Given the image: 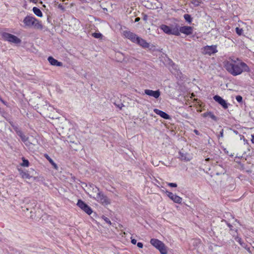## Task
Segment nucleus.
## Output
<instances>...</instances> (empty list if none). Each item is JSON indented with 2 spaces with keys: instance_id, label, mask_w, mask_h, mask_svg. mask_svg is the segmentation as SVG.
Here are the masks:
<instances>
[{
  "instance_id": "nucleus-32",
  "label": "nucleus",
  "mask_w": 254,
  "mask_h": 254,
  "mask_svg": "<svg viewBox=\"0 0 254 254\" xmlns=\"http://www.w3.org/2000/svg\"><path fill=\"white\" fill-rule=\"evenodd\" d=\"M168 185L172 188H176L177 187V184L176 183H169Z\"/></svg>"
},
{
  "instance_id": "nucleus-25",
  "label": "nucleus",
  "mask_w": 254,
  "mask_h": 254,
  "mask_svg": "<svg viewBox=\"0 0 254 254\" xmlns=\"http://www.w3.org/2000/svg\"><path fill=\"white\" fill-rule=\"evenodd\" d=\"M22 163L21 164V165L24 167H28L29 165V161L27 159H26L24 157H22Z\"/></svg>"
},
{
  "instance_id": "nucleus-13",
  "label": "nucleus",
  "mask_w": 254,
  "mask_h": 254,
  "mask_svg": "<svg viewBox=\"0 0 254 254\" xmlns=\"http://www.w3.org/2000/svg\"><path fill=\"white\" fill-rule=\"evenodd\" d=\"M144 93L147 95L153 97L156 99H158L161 94V92L159 90L154 91L150 89H145L144 90Z\"/></svg>"
},
{
  "instance_id": "nucleus-23",
  "label": "nucleus",
  "mask_w": 254,
  "mask_h": 254,
  "mask_svg": "<svg viewBox=\"0 0 254 254\" xmlns=\"http://www.w3.org/2000/svg\"><path fill=\"white\" fill-rule=\"evenodd\" d=\"M17 135L20 137L23 142H25L28 140V137L25 135L22 131H19V133Z\"/></svg>"
},
{
  "instance_id": "nucleus-47",
  "label": "nucleus",
  "mask_w": 254,
  "mask_h": 254,
  "mask_svg": "<svg viewBox=\"0 0 254 254\" xmlns=\"http://www.w3.org/2000/svg\"><path fill=\"white\" fill-rule=\"evenodd\" d=\"M26 210L27 211H28V210H29V208H26Z\"/></svg>"
},
{
  "instance_id": "nucleus-7",
  "label": "nucleus",
  "mask_w": 254,
  "mask_h": 254,
  "mask_svg": "<svg viewBox=\"0 0 254 254\" xmlns=\"http://www.w3.org/2000/svg\"><path fill=\"white\" fill-rule=\"evenodd\" d=\"M76 205L88 215H90L93 212L92 208L81 199L78 200Z\"/></svg>"
},
{
  "instance_id": "nucleus-40",
  "label": "nucleus",
  "mask_w": 254,
  "mask_h": 254,
  "mask_svg": "<svg viewBox=\"0 0 254 254\" xmlns=\"http://www.w3.org/2000/svg\"><path fill=\"white\" fill-rule=\"evenodd\" d=\"M140 18L139 17H136L135 19V20H134V22H138L139 20H140Z\"/></svg>"
},
{
  "instance_id": "nucleus-18",
  "label": "nucleus",
  "mask_w": 254,
  "mask_h": 254,
  "mask_svg": "<svg viewBox=\"0 0 254 254\" xmlns=\"http://www.w3.org/2000/svg\"><path fill=\"white\" fill-rule=\"evenodd\" d=\"M202 115L203 117H209L215 122H217L218 120V118L211 112H205Z\"/></svg>"
},
{
  "instance_id": "nucleus-37",
  "label": "nucleus",
  "mask_w": 254,
  "mask_h": 254,
  "mask_svg": "<svg viewBox=\"0 0 254 254\" xmlns=\"http://www.w3.org/2000/svg\"><path fill=\"white\" fill-rule=\"evenodd\" d=\"M131 242L132 244L133 245H135L136 244V240L134 239H132L131 240Z\"/></svg>"
},
{
  "instance_id": "nucleus-38",
  "label": "nucleus",
  "mask_w": 254,
  "mask_h": 254,
  "mask_svg": "<svg viewBox=\"0 0 254 254\" xmlns=\"http://www.w3.org/2000/svg\"><path fill=\"white\" fill-rule=\"evenodd\" d=\"M223 129H222L220 132V134L219 135V137H223Z\"/></svg>"
},
{
  "instance_id": "nucleus-4",
  "label": "nucleus",
  "mask_w": 254,
  "mask_h": 254,
  "mask_svg": "<svg viewBox=\"0 0 254 254\" xmlns=\"http://www.w3.org/2000/svg\"><path fill=\"white\" fill-rule=\"evenodd\" d=\"M150 244L159 250L161 254H167V247L158 239L152 238L150 240Z\"/></svg>"
},
{
  "instance_id": "nucleus-3",
  "label": "nucleus",
  "mask_w": 254,
  "mask_h": 254,
  "mask_svg": "<svg viewBox=\"0 0 254 254\" xmlns=\"http://www.w3.org/2000/svg\"><path fill=\"white\" fill-rule=\"evenodd\" d=\"M177 27L178 24L172 25L171 27L165 24H162L160 26V29H161L165 33L168 35H173L179 36H180V34Z\"/></svg>"
},
{
  "instance_id": "nucleus-11",
  "label": "nucleus",
  "mask_w": 254,
  "mask_h": 254,
  "mask_svg": "<svg viewBox=\"0 0 254 254\" xmlns=\"http://www.w3.org/2000/svg\"><path fill=\"white\" fill-rule=\"evenodd\" d=\"M162 191H164L163 190ZM164 192L166 193L167 196L175 203L180 204L181 203L182 201V198L180 197L178 195H177L176 194H174L171 192H170L168 191L167 190H166L164 191Z\"/></svg>"
},
{
  "instance_id": "nucleus-45",
  "label": "nucleus",
  "mask_w": 254,
  "mask_h": 254,
  "mask_svg": "<svg viewBox=\"0 0 254 254\" xmlns=\"http://www.w3.org/2000/svg\"><path fill=\"white\" fill-rule=\"evenodd\" d=\"M233 131L236 134H237L238 133V131L236 130H234Z\"/></svg>"
},
{
  "instance_id": "nucleus-14",
  "label": "nucleus",
  "mask_w": 254,
  "mask_h": 254,
  "mask_svg": "<svg viewBox=\"0 0 254 254\" xmlns=\"http://www.w3.org/2000/svg\"><path fill=\"white\" fill-rule=\"evenodd\" d=\"M137 39V40L135 44H137V45L142 47L143 48H149L150 46V44L147 42L146 40L140 37H139Z\"/></svg>"
},
{
  "instance_id": "nucleus-9",
  "label": "nucleus",
  "mask_w": 254,
  "mask_h": 254,
  "mask_svg": "<svg viewBox=\"0 0 254 254\" xmlns=\"http://www.w3.org/2000/svg\"><path fill=\"white\" fill-rule=\"evenodd\" d=\"M213 98L214 100L221 105L224 109H228L229 105H230L229 103H227L225 100L218 95L214 96Z\"/></svg>"
},
{
  "instance_id": "nucleus-24",
  "label": "nucleus",
  "mask_w": 254,
  "mask_h": 254,
  "mask_svg": "<svg viewBox=\"0 0 254 254\" xmlns=\"http://www.w3.org/2000/svg\"><path fill=\"white\" fill-rule=\"evenodd\" d=\"M184 18L186 21L189 23H191L192 20V18L190 14H185L184 15Z\"/></svg>"
},
{
  "instance_id": "nucleus-5",
  "label": "nucleus",
  "mask_w": 254,
  "mask_h": 254,
  "mask_svg": "<svg viewBox=\"0 0 254 254\" xmlns=\"http://www.w3.org/2000/svg\"><path fill=\"white\" fill-rule=\"evenodd\" d=\"M94 198L104 206L108 205L111 203V200L102 191H98L96 196Z\"/></svg>"
},
{
  "instance_id": "nucleus-36",
  "label": "nucleus",
  "mask_w": 254,
  "mask_h": 254,
  "mask_svg": "<svg viewBox=\"0 0 254 254\" xmlns=\"http://www.w3.org/2000/svg\"><path fill=\"white\" fill-rule=\"evenodd\" d=\"M143 20L146 21L148 19V16L145 14H143Z\"/></svg>"
},
{
  "instance_id": "nucleus-39",
  "label": "nucleus",
  "mask_w": 254,
  "mask_h": 254,
  "mask_svg": "<svg viewBox=\"0 0 254 254\" xmlns=\"http://www.w3.org/2000/svg\"><path fill=\"white\" fill-rule=\"evenodd\" d=\"M193 132H194L195 133V134H196V135H200V133H199V131H198V130H197V129H194V130H193Z\"/></svg>"
},
{
  "instance_id": "nucleus-27",
  "label": "nucleus",
  "mask_w": 254,
  "mask_h": 254,
  "mask_svg": "<svg viewBox=\"0 0 254 254\" xmlns=\"http://www.w3.org/2000/svg\"><path fill=\"white\" fill-rule=\"evenodd\" d=\"M92 35L94 38H97V39H100V38H102L103 37L102 34L100 33L95 32V33H92Z\"/></svg>"
},
{
  "instance_id": "nucleus-2",
  "label": "nucleus",
  "mask_w": 254,
  "mask_h": 254,
  "mask_svg": "<svg viewBox=\"0 0 254 254\" xmlns=\"http://www.w3.org/2000/svg\"><path fill=\"white\" fill-rule=\"evenodd\" d=\"M23 22L24 27L31 28L33 27L35 29L42 30L43 26L41 22L35 17L27 15L23 19Z\"/></svg>"
},
{
  "instance_id": "nucleus-31",
  "label": "nucleus",
  "mask_w": 254,
  "mask_h": 254,
  "mask_svg": "<svg viewBox=\"0 0 254 254\" xmlns=\"http://www.w3.org/2000/svg\"><path fill=\"white\" fill-rule=\"evenodd\" d=\"M102 218L107 223L111 224V222L108 218L104 215L102 216Z\"/></svg>"
},
{
  "instance_id": "nucleus-43",
  "label": "nucleus",
  "mask_w": 254,
  "mask_h": 254,
  "mask_svg": "<svg viewBox=\"0 0 254 254\" xmlns=\"http://www.w3.org/2000/svg\"><path fill=\"white\" fill-rule=\"evenodd\" d=\"M47 21H48V22H49V23L51 22V19H50V17H49V16L47 17Z\"/></svg>"
},
{
  "instance_id": "nucleus-46",
  "label": "nucleus",
  "mask_w": 254,
  "mask_h": 254,
  "mask_svg": "<svg viewBox=\"0 0 254 254\" xmlns=\"http://www.w3.org/2000/svg\"><path fill=\"white\" fill-rule=\"evenodd\" d=\"M30 1L31 2H33L35 3L37 2L36 1H35V0H30Z\"/></svg>"
},
{
  "instance_id": "nucleus-29",
  "label": "nucleus",
  "mask_w": 254,
  "mask_h": 254,
  "mask_svg": "<svg viewBox=\"0 0 254 254\" xmlns=\"http://www.w3.org/2000/svg\"><path fill=\"white\" fill-rule=\"evenodd\" d=\"M236 32L238 35L241 36L243 34V30L242 28H240L239 27H236Z\"/></svg>"
},
{
  "instance_id": "nucleus-42",
  "label": "nucleus",
  "mask_w": 254,
  "mask_h": 254,
  "mask_svg": "<svg viewBox=\"0 0 254 254\" xmlns=\"http://www.w3.org/2000/svg\"><path fill=\"white\" fill-rule=\"evenodd\" d=\"M0 101L2 103H3L4 104L6 105V102L4 101L2 99V98H1V97H0Z\"/></svg>"
},
{
  "instance_id": "nucleus-26",
  "label": "nucleus",
  "mask_w": 254,
  "mask_h": 254,
  "mask_svg": "<svg viewBox=\"0 0 254 254\" xmlns=\"http://www.w3.org/2000/svg\"><path fill=\"white\" fill-rule=\"evenodd\" d=\"M89 186L90 188L92 189L93 191L94 192L96 193V194H97L98 191H100V189L98 188L95 186L93 184H90Z\"/></svg>"
},
{
  "instance_id": "nucleus-19",
  "label": "nucleus",
  "mask_w": 254,
  "mask_h": 254,
  "mask_svg": "<svg viewBox=\"0 0 254 254\" xmlns=\"http://www.w3.org/2000/svg\"><path fill=\"white\" fill-rule=\"evenodd\" d=\"M44 157L49 161L51 164L53 166V168L56 170L58 169V166L56 163L53 160V159L47 154L44 155Z\"/></svg>"
},
{
  "instance_id": "nucleus-33",
  "label": "nucleus",
  "mask_w": 254,
  "mask_h": 254,
  "mask_svg": "<svg viewBox=\"0 0 254 254\" xmlns=\"http://www.w3.org/2000/svg\"><path fill=\"white\" fill-rule=\"evenodd\" d=\"M223 221H225L226 223L227 226L230 228V231H233V226L231 224H230L229 223H228L227 221H226L225 220H223Z\"/></svg>"
},
{
  "instance_id": "nucleus-12",
  "label": "nucleus",
  "mask_w": 254,
  "mask_h": 254,
  "mask_svg": "<svg viewBox=\"0 0 254 254\" xmlns=\"http://www.w3.org/2000/svg\"><path fill=\"white\" fill-rule=\"evenodd\" d=\"M204 51L206 54L211 55L217 52L216 45L206 46L204 47Z\"/></svg>"
},
{
  "instance_id": "nucleus-1",
  "label": "nucleus",
  "mask_w": 254,
  "mask_h": 254,
  "mask_svg": "<svg viewBox=\"0 0 254 254\" xmlns=\"http://www.w3.org/2000/svg\"><path fill=\"white\" fill-rule=\"evenodd\" d=\"M223 66L225 69L233 76L241 74L243 72H249L250 70L248 65L243 62H240L237 58L233 60L229 58L223 62Z\"/></svg>"
},
{
  "instance_id": "nucleus-16",
  "label": "nucleus",
  "mask_w": 254,
  "mask_h": 254,
  "mask_svg": "<svg viewBox=\"0 0 254 254\" xmlns=\"http://www.w3.org/2000/svg\"><path fill=\"white\" fill-rule=\"evenodd\" d=\"M20 175L23 179H30L32 177L31 171H23L21 169L18 170Z\"/></svg>"
},
{
  "instance_id": "nucleus-8",
  "label": "nucleus",
  "mask_w": 254,
  "mask_h": 254,
  "mask_svg": "<svg viewBox=\"0 0 254 254\" xmlns=\"http://www.w3.org/2000/svg\"><path fill=\"white\" fill-rule=\"evenodd\" d=\"M177 28L180 34V33H181L185 34L186 35L189 36L191 35L193 33V27L191 26H183L180 27L178 24Z\"/></svg>"
},
{
  "instance_id": "nucleus-6",
  "label": "nucleus",
  "mask_w": 254,
  "mask_h": 254,
  "mask_svg": "<svg viewBox=\"0 0 254 254\" xmlns=\"http://www.w3.org/2000/svg\"><path fill=\"white\" fill-rule=\"evenodd\" d=\"M1 36L5 41H7L14 44H19L21 42V40L17 36L8 33L3 32L2 33Z\"/></svg>"
},
{
  "instance_id": "nucleus-21",
  "label": "nucleus",
  "mask_w": 254,
  "mask_h": 254,
  "mask_svg": "<svg viewBox=\"0 0 254 254\" xmlns=\"http://www.w3.org/2000/svg\"><path fill=\"white\" fill-rule=\"evenodd\" d=\"M9 123L14 130L16 132L17 134L19 133V131H21V130L19 128L18 126L17 125H16L12 121H9Z\"/></svg>"
},
{
  "instance_id": "nucleus-10",
  "label": "nucleus",
  "mask_w": 254,
  "mask_h": 254,
  "mask_svg": "<svg viewBox=\"0 0 254 254\" xmlns=\"http://www.w3.org/2000/svg\"><path fill=\"white\" fill-rule=\"evenodd\" d=\"M124 36L128 39L130 40L132 43H135L138 38V36L135 33L131 32L129 30H125L123 31Z\"/></svg>"
},
{
  "instance_id": "nucleus-44",
  "label": "nucleus",
  "mask_w": 254,
  "mask_h": 254,
  "mask_svg": "<svg viewBox=\"0 0 254 254\" xmlns=\"http://www.w3.org/2000/svg\"><path fill=\"white\" fill-rule=\"evenodd\" d=\"M123 106H124V105H123V104H121V106L118 105V107H119V108H120V109H121V108H122V107Z\"/></svg>"
},
{
  "instance_id": "nucleus-22",
  "label": "nucleus",
  "mask_w": 254,
  "mask_h": 254,
  "mask_svg": "<svg viewBox=\"0 0 254 254\" xmlns=\"http://www.w3.org/2000/svg\"><path fill=\"white\" fill-rule=\"evenodd\" d=\"M34 13L37 16L41 17L43 16V13L41 10L37 7H34L32 9Z\"/></svg>"
},
{
  "instance_id": "nucleus-30",
  "label": "nucleus",
  "mask_w": 254,
  "mask_h": 254,
  "mask_svg": "<svg viewBox=\"0 0 254 254\" xmlns=\"http://www.w3.org/2000/svg\"><path fill=\"white\" fill-rule=\"evenodd\" d=\"M236 99L237 101L240 103L243 102V97L241 95L236 96Z\"/></svg>"
},
{
  "instance_id": "nucleus-17",
  "label": "nucleus",
  "mask_w": 254,
  "mask_h": 254,
  "mask_svg": "<svg viewBox=\"0 0 254 254\" xmlns=\"http://www.w3.org/2000/svg\"><path fill=\"white\" fill-rule=\"evenodd\" d=\"M48 61L52 65L57 66H61L63 65V63L62 62H59L58 60L54 59L53 57H49L48 58Z\"/></svg>"
},
{
  "instance_id": "nucleus-35",
  "label": "nucleus",
  "mask_w": 254,
  "mask_h": 254,
  "mask_svg": "<svg viewBox=\"0 0 254 254\" xmlns=\"http://www.w3.org/2000/svg\"><path fill=\"white\" fill-rule=\"evenodd\" d=\"M58 8L63 11L64 10V7L62 4H59L58 5Z\"/></svg>"
},
{
  "instance_id": "nucleus-20",
  "label": "nucleus",
  "mask_w": 254,
  "mask_h": 254,
  "mask_svg": "<svg viewBox=\"0 0 254 254\" xmlns=\"http://www.w3.org/2000/svg\"><path fill=\"white\" fill-rule=\"evenodd\" d=\"M179 155V158L181 160L188 161L190 160V159L188 156V155L187 153H184L182 151H180Z\"/></svg>"
},
{
  "instance_id": "nucleus-28",
  "label": "nucleus",
  "mask_w": 254,
  "mask_h": 254,
  "mask_svg": "<svg viewBox=\"0 0 254 254\" xmlns=\"http://www.w3.org/2000/svg\"><path fill=\"white\" fill-rule=\"evenodd\" d=\"M201 2V0H192L191 3L195 6H197L200 5Z\"/></svg>"
},
{
  "instance_id": "nucleus-34",
  "label": "nucleus",
  "mask_w": 254,
  "mask_h": 254,
  "mask_svg": "<svg viewBox=\"0 0 254 254\" xmlns=\"http://www.w3.org/2000/svg\"><path fill=\"white\" fill-rule=\"evenodd\" d=\"M137 246L139 248H143V245L142 243L141 242H138L137 243Z\"/></svg>"
},
{
  "instance_id": "nucleus-41",
  "label": "nucleus",
  "mask_w": 254,
  "mask_h": 254,
  "mask_svg": "<svg viewBox=\"0 0 254 254\" xmlns=\"http://www.w3.org/2000/svg\"><path fill=\"white\" fill-rule=\"evenodd\" d=\"M252 139L251 140L252 142L254 143V134L252 135Z\"/></svg>"
},
{
  "instance_id": "nucleus-15",
  "label": "nucleus",
  "mask_w": 254,
  "mask_h": 254,
  "mask_svg": "<svg viewBox=\"0 0 254 254\" xmlns=\"http://www.w3.org/2000/svg\"><path fill=\"white\" fill-rule=\"evenodd\" d=\"M154 112L164 119L170 120L171 118L170 116L168 114L158 109H154Z\"/></svg>"
}]
</instances>
